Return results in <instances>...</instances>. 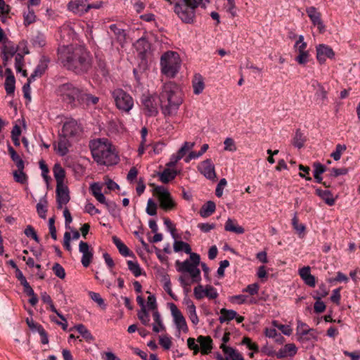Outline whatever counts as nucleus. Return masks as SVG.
<instances>
[{"label":"nucleus","instance_id":"23","mask_svg":"<svg viewBox=\"0 0 360 360\" xmlns=\"http://www.w3.org/2000/svg\"><path fill=\"white\" fill-rule=\"evenodd\" d=\"M49 62V60L45 57L40 60L33 73L30 76L29 82H34L37 77H40L45 72L48 68Z\"/></svg>","mask_w":360,"mask_h":360},{"label":"nucleus","instance_id":"1","mask_svg":"<svg viewBox=\"0 0 360 360\" xmlns=\"http://www.w3.org/2000/svg\"><path fill=\"white\" fill-rule=\"evenodd\" d=\"M58 54L63 66L77 74L85 73L91 67L89 53L81 46H63L58 48Z\"/></svg>","mask_w":360,"mask_h":360},{"label":"nucleus","instance_id":"38","mask_svg":"<svg viewBox=\"0 0 360 360\" xmlns=\"http://www.w3.org/2000/svg\"><path fill=\"white\" fill-rule=\"evenodd\" d=\"M216 209L215 203L213 201H207L202 205L200 209V214L202 217H207L214 212Z\"/></svg>","mask_w":360,"mask_h":360},{"label":"nucleus","instance_id":"42","mask_svg":"<svg viewBox=\"0 0 360 360\" xmlns=\"http://www.w3.org/2000/svg\"><path fill=\"white\" fill-rule=\"evenodd\" d=\"M317 339L318 333L315 329H314L313 330H311V332L309 333L307 335H305L304 337L297 338V341L302 345L307 343L312 344L314 342L316 341Z\"/></svg>","mask_w":360,"mask_h":360},{"label":"nucleus","instance_id":"43","mask_svg":"<svg viewBox=\"0 0 360 360\" xmlns=\"http://www.w3.org/2000/svg\"><path fill=\"white\" fill-rule=\"evenodd\" d=\"M75 328L82 336V338L87 342L93 340L94 338L90 331L83 324H78L75 326Z\"/></svg>","mask_w":360,"mask_h":360},{"label":"nucleus","instance_id":"58","mask_svg":"<svg viewBox=\"0 0 360 360\" xmlns=\"http://www.w3.org/2000/svg\"><path fill=\"white\" fill-rule=\"evenodd\" d=\"M224 150L226 151L234 152L236 150V146L235 141L231 138H226L224 142Z\"/></svg>","mask_w":360,"mask_h":360},{"label":"nucleus","instance_id":"63","mask_svg":"<svg viewBox=\"0 0 360 360\" xmlns=\"http://www.w3.org/2000/svg\"><path fill=\"white\" fill-rule=\"evenodd\" d=\"M194 145H195L194 143L186 141L184 143L182 146L179 148V150H178L177 153L179 155H181V157L183 158L188 150H190L191 149H192L193 148Z\"/></svg>","mask_w":360,"mask_h":360},{"label":"nucleus","instance_id":"14","mask_svg":"<svg viewBox=\"0 0 360 360\" xmlns=\"http://www.w3.org/2000/svg\"><path fill=\"white\" fill-rule=\"evenodd\" d=\"M198 172L206 179L214 180L216 178L214 165L210 159H206L198 165Z\"/></svg>","mask_w":360,"mask_h":360},{"label":"nucleus","instance_id":"20","mask_svg":"<svg viewBox=\"0 0 360 360\" xmlns=\"http://www.w3.org/2000/svg\"><path fill=\"white\" fill-rule=\"evenodd\" d=\"M56 198L58 208H61L63 205H65L69 202V191L66 186L64 184L56 185Z\"/></svg>","mask_w":360,"mask_h":360},{"label":"nucleus","instance_id":"59","mask_svg":"<svg viewBox=\"0 0 360 360\" xmlns=\"http://www.w3.org/2000/svg\"><path fill=\"white\" fill-rule=\"evenodd\" d=\"M316 299V301L315 302L314 305V312H316L317 314L323 312L326 309V304H324V302L323 301L321 300L320 297H318Z\"/></svg>","mask_w":360,"mask_h":360},{"label":"nucleus","instance_id":"37","mask_svg":"<svg viewBox=\"0 0 360 360\" xmlns=\"http://www.w3.org/2000/svg\"><path fill=\"white\" fill-rule=\"evenodd\" d=\"M8 150L11 155V160L15 162L16 167L19 169H24L25 164L24 161L20 158V157L17 154L14 148L8 145Z\"/></svg>","mask_w":360,"mask_h":360},{"label":"nucleus","instance_id":"11","mask_svg":"<svg viewBox=\"0 0 360 360\" xmlns=\"http://www.w3.org/2000/svg\"><path fill=\"white\" fill-rule=\"evenodd\" d=\"M81 131V127L77 121L74 120H70L63 124L60 134L73 140L78 138Z\"/></svg>","mask_w":360,"mask_h":360},{"label":"nucleus","instance_id":"29","mask_svg":"<svg viewBox=\"0 0 360 360\" xmlns=\"http://www.w3.org/2000/svg\"><path fill=\"white\" fill-rule=\"evenodd\" d=\"M316 194L319 196L328 205L332 206L335 204V198L331 192L328 190L316 189Z\"/></svg>","mask_w":360,"mask_h":360},{"label":"nucleus","instance_id":"31","mask_svg":"<svg viewBox=\"0 0 360 360\" xmlns=\"http://www.w3.org/2000/svg\"><path fill=\"white\" fill-rule=\"evenodd\" d=\"M158 175L161 182L167 184L175 179L177 175V172L174 169L167 168L162 172H159Z\"/></svg>","mask_w":360,"mask_h":360},{"label":"nucleus","instance_id":"8","mask_svg":"<svg viewBox=\"0 0 360 360\" xmlns=\"http://www.w3.org/2000/svg\"><path fill=\"white\" fill-rule=\"evenodd\" d=\"M116 107L121 111L129 112L134 107V99L131 96L122 90L116 89L112 91Z\"/></svg>","mask_w":360,"mask_h":360},{"label":"nucleus","instance_id":"39","mask_svg":"<svg viewBox=\"0 0 360 360\" xmlns=\"http://www.w3.org/2000/svg\"><path fill=\"white\" fill-rule=\"evenodd\" d=\"M174 251L176 252H184L186 254L191 255V248L190 245L186 242L181 240H175L173 245Z\"/></svg>","mask_w":360,"mask_h":360},{"label":"nucleus","instance_id":"44","mask_svg":"<svg viewBox=\"0 0 360 360\" xmlns=\"http://www.w3.org/2000/svg\"><path fill=\"white\" fill-rule=\"evenodd\" d=\"M127 266L129 270L133 274L135 277H139L141 275V268L137 262L128 260Z\"/></svg>","mask_w":360,"mask_h":360},{"label":"nucleus","instance_id":"2","mask_svg":"<svg viewBox=\"0 0 360 360\" xmlns=\"http://www.w3.org/2000/svg\"><path fill=\"white\" fill-rule=\"evenodd\" d=\"M162 112L165 116L175 115L183 103L182 93L173 82L165 83L159 96Z\"/></svg>","mask_w":360,"mask_h":360},{"label":"nucleus","instance_id":"48","mask_svg":"<svg viewBox=\"0 0 360 360\" xmlns=\"http://www.w3.org/2000/svg\"><path fill=\"white\" fill-rule=\"evenodd\" d=\"M137 316L143 325L149 326L150 319L146 309H141V310L138 311Z\"/></svg>","mask_w":360,"mask_h":360},{"label":"nucleus","instance_id":"18","mask_svg":"<svg viewBox=\"0 0 360 360\" xmlns=\"http://www.w3.org/2000/svg\"><path fill=\"white\" fill-rule=\"evenodd\" d=\"M71 146L70 139L59 134V139L53 143V148L60 156H65L69 153Z\"/></svg>","mask_w":360,"mask_h":360},{"label":"nucleus","instance_id":"9","mask_svg":"<svg viewBox=\"0 0 360 360\" xmlns=\"http://www.w3.org/2000/svg\"><path fill=\"white\" fill-rule=\"evenodd\" d=\"M154 191L158 195L160 207L165 210L169 211L174 209L176 203L169 191L162 186H158L155 188Z\"/></svg>","mask_w":360,"mask_h":360},{"label":"nucleus","instance_id":"45","mask_svg":"<svg viewBox=\"0 0 360 360\" xmlns=\"http://www.w3.org/2000/svg\"><path fill=\"white\" fill-rule=\"evenodd\" d=\"M305 142V137L304 134L300 131L297 130L292 140V144L297 148H301Z\"/></svg>","mask_w":360,"mask_h":360},{"label":"nucleus","instance_id":"12","mask_svg":"<svg viewBox=\"0 0 360 360\" xmlns=\"http://www.w3.org/2000/svg\"><path fill=\"white\" fill-rule=\"evenodd\" d=\"M193 295L198 300L205 297L210 300H214L219 296L217 289L210 285H206L205 286L198 285L194 288Z\"/></svg>","mask_w":360,"mask_h":360},{"label":"nucleus","instance_id":"4","mask_svg":"<svg viewBox=\"0 0 360 360\" xmlns=\"http://www.w3.org/2000/svg\"><path fill=\"white\" fill-rule=\"evenodd\" d=\"M208 0H179L174 6L178 17L185 23H192L195 16V8L198 6H206Z\"/></svg>","mask_w":360,"mask_h":360},{"label":"nucleus","instance_id":"34","mask_svg":"<svg viewBox=\"0 0 360 360\" xmlns=\"http://www.w3.org/2000/svg\"><path fill=\"white\" fill-rule=\"evenodd\" d=\"M112 242L118 249L120 253L124 257H129L133 255V253L129 250L127 246L122 243V241L117 236H112Z\"/></svg>","mask_w":360,"mask_h":360},{"label":"nucleus","instance_id":"53","mask_svg":"<svg viewBox=\"0 0 360 360\" xmlns=\"http://www.w3.org/2000/svg\"><path fill=\"white\" fill-rule=\"evenodd\" d=\"M248 295H237L230 297L229 300L233 304H242L248 302Z\"/></svg>","mask_w":360,"mask_h":360},{"label":"nucleus","instance_id":"46","mask_svg":"<svg viewBox=\"0 0 360 360\" xmlns=\"http://www.w3.org/2000/svg\"><path fill=\"white\" fill-rule=\"evenodd\" d=\"M32 43L35 47H43L46 44V38L42 33H37L32 39Z\"/></svg>","mask_w":360,"mask_h":360},{"label":"nucleus","instance_id":"54","mask_svg":"<svg viewBox=\"0 0 360 360\" xmlns=\"http://www.w3.org/2000/svg\"><path fill=\"white\" fill-rule=\"evenodd\" d=\"M159 343L165 349L168 350L172 346L171 338L167 335H160L159 337Z\"/></svg>","mask_w":360,"mask_h":360},{"label":"nucleus","instance_id":"60","mask_svg":"<svg viewBox=\"0 0 360 360\" xmlns=\"http://www.w3.org/2000/svg\"><path fill=\"white\" fill-rule=\"evenodd\" d=\"M292 225L297 233H302L305 231V226L302 224H298V219L297 214H295L292 219Z\"/></svg>","mask_w":360,"mask_h":360},{"label":"nucleus","instance_id":"64","mask_svg":"<svg viewBox=\"0 0 360 360\" xmlns=\"http://www.w3.org/2000/svg\"><path fill=\"white\" fill-rule=\"evenodd\" d=\"M188 316L194 326H197L199 323V318L197 315L196 308L186 311Z\"/></svg>","mask_w":360,"mask_h":360},{"label":"nucleus","instance_id":"3","mask_svg":"<svg viewBox=\"0 0 360 360\" xmlns=\"http://www.w3.org/2000/svg\"><path fill=\"white\" fill-rule=\"evenodd\" d=\"M94 160L101 165H112L118 162V157L115 152L111 142L107 139H98L89 143Z\"/></svg>","mask_w":360,"mask_h":360},{"label":"nucleus","instance_id":"47","mask_svg":"<svg viewBox=\"0 0 360 360\" xmlns=\"http://www.w3.org/2000/svg\"><path fill=\"white\" fill-rule=\"evenodd\" d=\"M346 149L347 147L345 144H337L335 150L330 154V157L333 158L334 160L338 161Z\"/></svg>","mask_w":360,"mask_h":360},{"label":"nucleus","instance_id":"26","mask_svg":"<svg viewBox=\"0 0 360 360\" xmlns=\"http://www.w3.org/2000/svg\"><path fill=\"white\" fill-rule=\"evenodd\" d=\"M224 229L226 231L232 232L236 234H243L245 232L243 227L239 226L236 220L229 218L224 225Z\"/></svg>","mask_w":360,"mask_h":360},{"label":"nucleus","instance_id":"56","mask_svg":"<svg viewBox=\"0 0 360 360\" xmlns=\"http://www.w3.org/2000/svg\"><path fill=\"white\" fill-rule=\"evenodd\" d=\"M24 233L25 236L28 238H31L34 240L36 242L39 243V238L34 231V228L31 225L27 226L25 228Z\"/></svg>","mask_w":360,"mask_h":360},{"label":"nucleus","instance_id":"50","mask_svg":"<svg viewBox=\"0 0 360 360\" xmlns=\"http://www.w3.org/2000/svg\"><path fill=\"white\" fill-rule=\"evenodd\" d=\"M307 46V43L304 41V36L300 35L298 37V39L296 41L294 47L298 51V53H302L307 52V51L305 50Z\"/></svg>","mask_w":360,"mask_h":360},{"label":"nucleus","instance_id":"30","mask_svg":"<svg viewBox=\"0 0 360 360\" xmlns=\"http://www.w3.org/2000/svg\"><path fill=\"white\" fill-rule=\"evenodd\" d=\"M153 319L154 323L153 324V330L155 333H160L165 330V326L163 324L162 317L158 311L153 312Z\"/></svg>","mask_w":360,"mask_h":360},{"label":"nucleus","instance_id":"13","mask_svg":"<svg viewBox=\"0 0 360 360\" xmlns=\"http://www.w3.org/2000/svg\"><path fill=\"white\" fill-rule=\"evenodd\" d=\"M68 8L73 13L82 15L89 11V0H72L68 4Z\"/></svg>","mask_w":360,"mask_h":360},{"label":"nucleus","instance_id":"40","mask_svg":"<svg viewBox=\"0 0 360 360\" xmlns=\"http://www.w3.org/2000/svg\"><path fill=\"white\" fill-rule=\"evenodd\" d=\"M193 93L196 95L201 94L205 88V84L201 75H195L193 81Z\"/></svg>","mask_w":360,"mask_h":360},{"label":"nucleus","instance_id":"6","mask_svg":"<svg viewBox=\"0 0 360 360\" xmlns=\"http://www.w3.org/2000/svg\"><path fill=\"white\" fill-rule=\"evenodd\" d=\"M181 63V60L178 53L167 51L160 58L161 72L167 77L174 78L180 70Z\"/></svg>","mask_w":360,"mask_h":360},{"label":"nucleus","instance_id":"19","mask_svg":"<svg viewBox=\"0 0 360 360\" xmlns=\"http://www.w3.org/2000/svg\"><path fill=\"white\" fill-rule=\"evenodd\" d=\"M306 12L314 26H316L321 33L325 31V25L321 20V13L314 6L307 8Z\"/></svg>","mask_w":360,"mask_h":360},{"label":"nucleus","instance_id":"27","mask_svg":"<svg viewBox=\"0 0 360 360\" xmlns=\"http://www.w3.org/2000/svg\"><path fill=\"white\" fill-rule=\"evenodd\" d=\"M99 101V98L95 96H93L90 94L86 93V91H82L79 102L78 104L79 105H96Z\"/></svg>","mask_w":360,"mask_h":360},{"label":"nucleus","instance_id":"41","mask_svg":"<svg viewBox=\"0 0 360 360\" xmlns=\"http://www.w3.org/2000/svg\"><path fill=\"white\" fill-rule=\"evenodd\" d=\"M36 209L39 216L41 219H45L47 212V200L46 196L40 198L39 202L37 204Z\"/></svg>","mask_w":360,"mask_h":360},{"label":"nucleus","instance_id":"51","mask_svg":"<svg viewBox=\"0 0 360 360\" xmlns=\"http://www.w3.org/2000/svg\"><path fill=\"white\" fill-rule=\"evenodd\" d=\"M89 295L93 301L98 304V306L103 309L105 308L104 300L101 297L99 293L90 291L89 292Z\"/></svg>","mask_w":360,"mask_h":360},{"label":"nucleus","instance_id":"22","mask_svg":"<svg viewBox=\"0 0 360 360\" xmlns=\"http://www.w3.org/2000/svg\"><path fill=\"white\" fill-rule=\"evenodd\" d=\"M134 46L141 58H143L146 53L150 49V44L143 37L136 40L134 44Z\"/></svg>","mask_w":360,"mask_h":360},{"label":"nucleus","instance_id":"7","mask_svg":"<svg viewBox=\"0 0 360 360\" xmlns=\"http://www.w3.org/2000/svg\"><path fill=\"white\" fill-rule=\"evenodd\" d=\"M58 94L62 99L72 105L79 103L82 89L71 83L63 84L58 88Z\"/></svg>","mask_w":360,"mask_h":360},{"label":"nucleus","instance_id":"35","mask_svg":"<svg viewBox=\"0 0 360 360\" xmlns=\"http://www.w3.org/2000/svg\"><path fill=\"white\" fill-rule=\"evenodd\" d=\"M53 175L56 181V185L64 184L65 172L59 163L54 165L53 168Z\"/></svg>","mask_w":360,"mask_h":360},{"label":"nucleus","instance_id":"28","mask_svg":"<svg viewBox=\"0 0 360 360\" xmlns=\"http://www.w3.org/2000/svg\"><path fill=\"white\" fill-rule=\"evenodd\" d=\"M16 51V48L13 46H8L7 45H4L3 46L1 53L4 66L7 65L8 62L13 58V56L17 54Z\"/></svg>","mask_w":360,"mask_h":360},{"label":"nucleus","instance_id":"10","mask_svg":"<svg viewBox=\"0 0 360 360\" xmlns=\"http://www.w3.org/2000/svg\"><path fill=\"white\" fill-rule=\"evenodd\" d=\"M169 309L178 335H179L181 333H187L188 332V327L181 311L174 303L169 304Z\"/></svg>","mask_w":360,"mask_h":360},{"label":"nucleus","instance_id":"21","mask_svg":"<svg viewBox=\"0 0 360 360\" xmlns=\"http://www.w3.org/2000/svg\"><path fill=\"white\" fill-rule=\"evenodd\" d=\"M309 266H304L299 270V275L304 283L309 287L314 288L316 285L315 276L311 274Z\"/></svg>","mask_w":360,"mask_h":360},{"label":"nucleus","instance_id":"52","mask_svg":"<svg viewBox=\"0 0 360 360\" xmlns=\"http://www.w3.org/2000/svg\"><path fill=\"white\" fill-rule=\"evenodd\" d=\"M24 25H29L33 23L36 20V15L33 10H28L27 12L24 13Z\"/></svg>","mask_w":360,"mask_h":360},{"label":"nucleus","instance_id":"33","mask_svg":"<svg viewBox=\"0 0 360 360\" xmlns=\"http://www.w3.org/2000/svg\"><path fill=\"white\" fill-rule=\"evenodd\" d=\"M221 316L219 318V321L221 323L229 322L235 318H236L237 312L233 309H227L222 308L220 310Z\"/></svg>","mask_w":360,"mask_h":360},{"label":"nucleus","instance_id":"16","mask_svg":"<svg viewBox=\"0 0 360 360\" xmlns=\"http://www.w3.org/2000/svg\"><path fill=\"white\" fill-rule=\"evenodd\" d=\"M316 59L320 64H323L326 59H333L335 57V52L331 47L326 44H319L316 47Z\"/></svg>","mask_w":360,"mask_h":360},{"label":"nucleus","instance_id":"36","mask_svg":"<svg viewBox=\"0 0 360 360\" xmlns=\"http://www.w3.org/2000/svg\"><path fill=\"white\" fill-rule=\"evenodd\" d=\"M307 323L302 322L300 319L297 320L296 335L297 338L304 337L311 330H313Z\"/></svg>","mask_w":360,"mask_h":360},{"label":"nucleus","instance_id":"57","mask_svg":"<svg viewBox=\"0 0 360 360\" xmlns=\"http://www.w3.org/2000/svg\"><path fill=\"white\" fill-rule=\"evenodd\" d=\"M315 83L317 84L318 89L316 92V96L318 98L324 101L327 98V91L325 90L324 87L316 80H315Z\"/></svg>","mask_w":360,"mask_h":360},{"label":"nucleus","instance_id":"5","mask_svg":"<svg viewBox=\"0 0 360 360\" xmlns=\"http://www.w3.org/2000/svg\"><path fill=\"white\" fill-rule=\"evenodd\" d=\"M200 264V257L197 253H191L189 259L181 262L176 261V270L182 274H188L193 282L201 281L200 271L198 266Z\"/></svg>","mask_w":360,"mask_h":360},{"label":"nucleus","instance_id":"32","mask_svg":"<svg viewBox=\"0 0 360 360\" xmlns=\"http://www.w3.org/2000/svg\"><path fill=\"white\" fill-rule=\"evenodd\" d=\"M197 340L200 344L202 354H208L212 349V339L208 336L200 335Z\"/></svg>","mask_w":360,"mask_h":360},{"label":"nucleus","instance_id":"61","mask_svg":"<svg viewBox=\"0 0 360 360\" xmlns=\"http://www.w3.org/2000/svg\"><path fill=\"white\" fill-rule=\"evenodd\" d=\"M283 347L288 356H294L297 352V348L293 343L286 344Z\"/></svg>","mask_w":360,"mask_h":360},{"label":"nucleus","instance_id":"25","mask_svg":"<svg viewBox=\"0 0 360 360\" xmlns=\"http://www.w3.org/2000/svg\"><path fill=\"white\" fill-rule=\"evenodd\" d=\"M6 80H5V89L7 94H12L15 91V77L10 68L6 69Z\"/></svg>","mask_w":360,"mask_h":360},{"label":"nucleus","instance_id":"62","mask_svg":"<svg viewBox=\"0 0 360 360\" xmlns=\"http://www.w3.org/2000/svg\"><path fill=\"white\" fill-rule=\"evenodd\" d=\"M53 271L56 276L60 278H64L65 272L64 268L58 263L54 264L53 266Z\"/></svg>","mask_w":360,"mask_h":360},{"label":"nucleus","instance_id":"49","mask_svg":"<svg viewBox=\"0 0 360 360\" xmlns=\"http://www.w3.org/2000/svg\"><path fill=\"white\" fill-rule=\"evenodd\" d=\"M13 177L16 182L20 184H25L27 182V175L23 172V169H19L13 172Z\"/></svg>","mask_w":360,"mask_h":360},{"label":"nucleus","instance_id":"24","mask_svg":"<svg viewBox=\"0 0 360 360\" xmlns=\"http://www.w3.org/2000/svg\"><path fill=\"white\" fill-rule=\"evenodd\" d=\"M220 348L225 355L226 360H244L243 356L233 347L221 344Z\"/></svg>","mask_w":360,"mask_h":360},{"label":"nucleus","instance_id":"55","mask_svg":"<svg viewBox=\"0 0 360 360\" xmlns=\"http://www.w3.org/2000/svg\"><path fill=\"white\" fill-rule=\"evenodd\" d=\"M146 212L150 216H155L157 214V205L151 198L148 200Z\"/></svg>","mask_w":360,"mask_h":360},{"label":"nucleus","instance_id":"17","mask_svg":"<svg viewBox=\"0 0 360 360\" xmlns=\"http://www.w3.org/2000/svg\"><path fill=\"white\" fill-rule=\"evenodd\" d=\"M79 251L82 254L81 262L84 267H88L91 264L94 252L86 242L80 241Z\"/></svg>","mask_w":360,"mask_h":360},{"label":"nucleus","instance_id":"15","mask_svg":"<svg viewBox=\"0 0 360 360\" xmlns=\"http://www.w3.org/2000/svg\"><path fill=\"white\" fill-rule=\"evenodd\" d=\"M141 102L148 116H155L158 112V104L155 97L149 94H143Z\"/></svg>","mask_w":360,"mask_h":360}]
</instances>
